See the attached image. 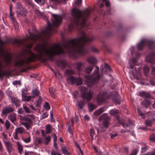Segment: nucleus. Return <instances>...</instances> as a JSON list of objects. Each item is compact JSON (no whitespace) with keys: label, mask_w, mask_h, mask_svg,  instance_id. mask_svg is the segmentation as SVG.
I'll return each mask as SVG.
<instances>
[{"label":"nucleus","mask_w":155,"mask_h":155,"mask_svg":"<svg viewBox=\"0 0 155 155\" xmlns=\"http://www.w3.org/2000/svg\"><path fill=\"white\" fill-rule=\"evenodd\" d=\"M22 120L23 122L21 123V124L24 125L27 130L29 129L31 125L32 124L31 120L27 117H23Z\"/></svg>","instance_id":"9d476101"},{"label":"nucleus","mask_w":155,"mask_h":155,"mask_svg":"<svg viewBox=\"0 0 155 155\" xmlns=\"http://www.w3.org/2000/svg\"><path fill=\"white\" fill-rule=\"evenodd\" d=\"M66 73L67 75H70L73 74L74 73V72L71 70L69 69L66 71Z\"/></svg>","instance_id":"a19ab883"},{"label":"nucleus","mask_w":155,"mask_h":155,"mask_svg":"<svg viewBox=\"0 0 155 155\" xmlns=\"http://www.w3.org/2000/svg\"><path fill=\"white\" fill-rule=\"evenodd\" d=\"M18 112L19 114H22L23 112V110L22 108L18 109Z\"/></svg>","instance_id":"774afa93"},{"label":"nucleus","mask_w":155,"mask_h":155,"mask_svg":"<svg viewBox=\"0 0 155 155\" xmlns=\"http://www.w3.org/2000/svg\"><path fill=\"white\" fill-rule=\"evenodd\" d=\"M94 39L92 35H87L82 32L80 38L68 40L62 44H55L48 47L47 42L44 41L42 43L37 45L35 50L37 54L33 53L30 50L25 49L19 55V58L16 60L15 65L21 68L34 61L36 59H42L44 62L47 59H42V57L46 56L48 58L52 60L55 55L68 53L72 55L76 54L83 55L87 52L84 47L85 44L92 41Z\"/></svg>","instance_id":"f257e3e1"},{"label":"nucleus","mask_w":155,"mask_h":155,"mask_svg":"<svg viewBox=\"0 0 155 155\" xmlns=\"http://www.w3.org/2000/svg\"><path fill=\"white\" fill-rule=\"evenodd\" d=\"M39 93V91L36 89L32 91V97L34 98L35 96H38Z\"/></svg>","instance_id":"f704fd0d"},{"label":"nucleus","mask_w":155,"mask_h":155,"mask_svg":"<svg viewBox=\"0 0 155 155\" xmlns=\"http://www.w3.org/2000/svg\"><path fill=\"white\" fill-rule=\"evenodd\" d=\"M48 116V114L46 113H43L41 115V118L42 119H44L47 117Z\"/></svg>","instance_id":"13d9d810"},{"label":"nucleus","mask_w":155,"mask_h":155,"mask_svg":"<svg viewBox=\"0 0 155 155\" xmlns=\"http://www.w3.org/2000/svg\"><path fill=\"white\" fill-rule=\"evenodd\" d=\"M5 125L7 129L8 130L10 126V123L8 120H6Z\"/></svg>","instance_id":"09e8293b"},{"label":"nucleus","mask_w":155,"mask_h":155,"mask_svg":"<svg viewBox=\"0 0 155 155\" xmlns=\"http://www.w3.org/2000/svg\"><path fill=\"white\" fill-rule=\"evenodd\" d=\"M23 41L21 39H15L14 42L18 45H21L22 44Z\"/></svg>","instance_id":"4c0bfd02"},{"label":"nucleus","mask_w":155,"mask_h":155,"mask_svg":"<svg viewBox=\"0 0 155 155\" xmlns=\"http://www.w3.org/2000/svg\"><path fill=\"white\" fill-rule=\"evenodd\" d=\"M68 83L72 84H76L77 85H81L82 83V80L81 78H75L74 77H70L67 79Z\"/></svg>","instance_id":"0eeeda50"},{"label":"nucleus","mask_w":155,"mask_h":155,"mask_svg":"<svg viewBox=\"0 0 155 155\" xmlns=\"http://www.w3.org/2000/svg\"><path fill=\"white\" fill-rule=\"evenodd\" d=\"M145 123L147 126H151V121L150 120H146L145 121Z\"/></svg>","instance_id":"603ef678"},{"label":"nucleus","mask_w":155,"mask_h":155,"mask_svg":"<svg viewBox=\"0 0 155 155\" xmlns=\"http://www.w3.org/2000/svg\"><path fill=\"white\" fill-rule=\"evenodd\" d=\"M17 149L19 153L21 154L23 151V147L19 141H17L16 143Z\"/></svg>","instance_id":"aec40b11"},{"label":"nucleus","mask_w":155,"mask_h":155,"mask_svg":"<svg viewBox=\"0 0 155 155\" xmlns=\"http://www.w3.org/2000/svg\"><path fill=\"white\" fill-rule=\"evenodd\" d=\"M137 111L138 113L142 117H144V114H143V113H142V111L139 110V109H137Z\"/></svg>","instance_id":"680f3d73"},{"label":"nucleus","mask_w":155,"mask_h":155,"mask_svg":"<svg viewBox=\"0 0 155 155\" xmlns=\"http://www.w3.org/2000/svg\"><path fill=\"white\" fill-rule=\"evenodd\" d=\"M25 8L24 7L22 4L19 2H18L17 3V8H16V11H18V12L20 11V10H21L22 8Z\"/></svg>","instance_id":"72a5a7b5"},{"label":"nucleus","mask_w":155,"mask_h":155,"mask_svg":"<svg viewBox=\"0 0 155 155\" xmlns=\"http://www.w3.org/2000/svg\"><path fill=\"white\" fill-rule=\"evenodd\" d=\"M72 13L74 20L69 25L68 29L69 32L71 31L75 28L79 29L84 27L86 24V21L90 14V11L86 9L82 12L77 8H74Z\"/></svg>","instance_id":"f03ea898"},{"label":"nucleus","mask_w":155,"mask_h":155,"mask_svg":"<svg viewBox=\"0 0 155 155\" xmlns=\"http://www.w3.org/2000/svg\"><path fill=\"white\" fill-rule=\"evenodd\" d=\"M14 109L11 107H7L4 108L2 110V114L3 115H7L8 113L12 112Z\"/></svg>","instance_id":"2eb2a0df"},{"label":"nucleus","mask_w":155,"mask_h":155,"mask_svg":"<svg viewBox=\"0 0 155 155\" xmlns=\"http://www.w3.org/2000/svg\"><path fill=\"white\" fill-rule=\"evenodd\" d=\"M90 135L92 138H93V137L94 136V130L92 129H91L90 130Z\"/></svg>","instance_id":"bf43d9fd"},{"label":"nucleus","mask_w":155,"mask_h":155,"mask_svg":"<svg viewBox=\"0 0 155 155\" xmlns=\"http://www.w3.org/2000/svg\"><path fill=\"white\" fill-rule=\"evenodd\" d=\"M78 94V92L77 91H75L73 93V95L75 98H77Z\"/></svg>","instance_id":"5fc2aeb1"},{"label":"nucleus","mask_w":155,"mask_h":155,"mask_svg":"<svg viewBox=\"0 0 155 155\" xmlns=\"http://www.w3.org/2000/svg\"><path fill=\"white\" fill-rule=\"evenodd\" d=\"M110 117L107 115V114H102L99 118V120H103V125L104 127L107 128L108 127L110 124Z\"/></svg>","instance_id":"1a4fd4ad"},{"label":"nucleus","mask_w":155,"mask_h":155,"mask_svg":"<svg viewBox=\"0 0 155 155\" xmlns=\"http://www.w3.org/2000/svg\"><path fill=\"white\" fill-rule=\"evenodd\" d=\"M25 132V129L22 127H19L15 129V132L13 135L14 138L15 140H18V134H22Z\"/></svg>","instance_id":"f8f14e48"},{"label":"nucleus","mask_w":155,"mask_h":155,"mask_svg":"<svg viewBox=\"0 0 155 155\" xmlns=\"http://www.w3.org/2000/svg\"><path fill=\"white\" fill-rule=\"evenodd\" d=\"M129 64L130 65L129 68L132 69L134 65H138L137 64V60L134 58H132L131 61L129 62Z\"/></svg>","instance_id":"5701e85b"},{"label":"nucleus","mask_w":155,"mask_h":155,"mask_svg":"<svg viewBox=\"0 0 155 155\" xmlns=\"http://www.w3.org/2000/svg\"><path fill=\"white\" fill-rule=\"evenodd\" d=\"M4 142L6 146V150L10 154L14 150L12 145L11 142L8 141H5Z\"/></svg>","instance_id":"ddd939ff"},{"label":"nucleus","mask_w":155,"mask_h":155,"mask_svg":"<svg viewBox=\"0 0 155 155\" xmlns=\"http://www.w3.org/2000/svg\"><path fill=\"white\" fill-rule=\"evenodd\" d=\"M93 68L94 67L92 66H87L86 68V72L88 74L90 73L93 69Z\"/></svg>","instance_id":"7c9ffc66"},{"label":"nucleus","mask_w":155,"mask_h":155,"mask_svg":"<svg viewBox=\"0 0 155 155\" xmlns=\"http://www.w3.org/2000/svg\"><path fill=\"white\" fill-rule=\"evenodd\" d=\"M150 140L153 141H155V134H152L150 137Z\"/></svg>","instance_id":"8fccbe9b"},{"label":"nucleus","mask_w":155,"mask_h":155,"mask_svg":"<svg viewBox=\"0 0 155 155\" xmlns=\"http://www.w3.org/2000/svg\"><path fill=\"white\" fill-rule=\"evenodd\" d=\"M77 106L80 109H82L84 105V103L83 101H79L77 102Z\"/></svg>","instance_id":"c85d7f7f"},{"label":"nucleus","mask_w":155,"mask_h":155,"mask_svg":"<svg viewBox=\"0 0 155 155\" xmlns=\"http://www.w3.org/2000/svg\"><path fill=\"white\" fill-rule=\"evenodd\" d=\"M139 95L142 97L145 98H150V95L149 93L144 92H140Z\"/></svg>","instance_id":"cd10ccee"},{"label":"nucleus","mask_w":155,"mask_h":155,"mask_svg":"<svg viewBox=\"0 0 155 155\" xmlns=\"http://www.w3.org/2000/svg\"><path fill=\"white\" fill-rule=\"evenodd\" d=\"M53 25L55 26H58L61 23L62 20L61 16L54 14L51 18Z\"/></svg>","instance_id":"6e6552de"},{"label":"nucleus","mask_w":155,"mask_h":155,"mask_svg":"<svg viewBox=\"0 0 155 155\" xmlns=\"http://www.w3.org/2000/svg\"><path fill=\"white\" fill-rule=\"evenodd\" d=\"M154 44V42L143 39L141 40L139 43L137 45V47L139 50H142L144 48L145 45H147L149 48H151L152 46Z\"/></svg>","instance_id":"423d86ee"},{"label":"nucleus","mask_w":155,"mask_h":155,"mask_svg":"<svg viewBox=\"0 0 155 155\" xmlns=\"http://www.w3.org/2000/svg\"><path fill=\"white\" fill-rule=\"evenodd\" d=\"M141 103L142 105L147 107L150 105V102L149 100L145 99L144 101L142 102Z\"/></svg>","instance_id":"c756f323"},{"label":"nucleus","mask_w":155,"mask_h":155,"mask_svg":"<svg viewBox=\"0 0 155 155\" xmlns=\"http://www.w3.org/2000/svg\"><path fill=\"white\" fill-rule=\"evenodd\" d=\"M51 140V137L49 136H48L45 137V144H47Z\"/></svg>","instance_id":"de8ad7c7"},{"label":"nucleus","mask_w":155,"mask_h":155,"mask_svg":"<svg viewBox=\"0 0 155 155\" xmlns=\"http://www.w3.org/2000/svg\"><path fill=\"white\" fill-rule=\"evenodd\" d=\"M137 152L138 150L137 149H134L133 150L130 155H136Z\"/></svg>","instance_id":"6e6d98bb"},{"label":"nucleus","mask_w":155,"mask_h":155,"mask_svg":"<svg viewBox=\"0 0 155 155\" xmlns=\"http://www.w3.org/2000/svg\"><path fill=\"white\" fill-rule=\"evenodd\" d=\"M147 149V147H144L141 148V152L142 153L145 152L146 151Z\"/></svg>","instance_id":"0e129e2a"},{"label":"nucleus","mask_w":155,"mask_h":155,"mask_svg":"<svg viewBox=\"0 0 155 155\" xmlns=\"http://www.w3.org/2000/svg\"><path fill=\"white\" fill-rule=\"evenodd\" d=\"M23 101L28 102L29 101L32 97V96H27L26 95L22 96Z\"/></svg>","instance_id":"bb28decb"},{"label":"nucleus","mask_w":155,"mask_h":155,"mask_svg":"<svg viewBox=\"0 0 155 155\" xmlns=\"http://www.w3.org/2000/svg\"><path fill=\"white\" fill-rule=\"evenodd\" d=\"M99 71V67L96 66V69L94 70L92 76L90 75L86 76L87 79L86 82L88 86L92 87L99 80L100 76Z\"/></svg>","instance_id":"20e7f679"},{"label":"nucleus","mask_w":155,"mask_h":155,"mask_svg":"<svg viewBox=\"0 0 155 155\" xmlns=\"http://www.w3.org/2000/svg\"><path fill=\"white\" fill-rule=\"evenodd\" d=\"M62 153L68 155H70V153L68 150L65 147H63L62 149Z\"/></svg>","instance_id":"c9c22d12"},{"label":"nucleus","mask_w":155,"mask_h":155,"mask_svg":"<svg viewBox=\"0 0 155 155\" xmlns=\"http://www.w3.org/2000/svg\"><path fill=\"white\" fill-rule=\"evenodd\" d=\"M143 70L144 73L146 75H147V73L149 71V68L147 66H145L143 67Z\"/></svg>","instance_id":"79ce46f5"},{"label":"nucleus","mask_w":155,"mask_h":155,"mask_svg":"<svg viewBox=\"0 0 155 155\" xmlns=\"http://www.w3.org/2000/svg\"><path fill=\"white\" fill-rule=\"evenodd\" d=\"M112 100L113 102L116 104H120V95L117 93L115 96L112 97Z\"/></svg>","instance_id":"dca6fc26"},{"label":"nucleus","mask_w":155,"mask_h":155,"mask_svg":"<svg viewBox=\"0 0 155 155\" xmlns=\"http://www.w3.org/2000/svg\"><path fill=\"white\" fill-rule=\"evenodd\" d=\"M106 97V94L100 93L96 98L97 102L99 105L102 104L105 101Z\"/></svg>","instance_id":"9b49d317"},{"label":"nucleus","mask_w":155,"mask_h":155,"mask_svg":"<svg viewBox=\"0 0 155 155\" xmlns=\"http://www.w3.org/2000/svg\"><path fill=\"white\" fill-rule=\"evenodd\" d=\"M44 108L46 110H48L50 109V106L48 102H45V104L44 105Z\"/></svg>","instance_id":"ea45409f"},{"label":"nucleus","mask_w":155,"mask_h":155,"mask_svg":"<svg viewBox=\"0 0 155 155\" xmlns=\"http://www.w3.org/2000/svg\"><path fill=\"white\" fill-rule=\"evenodd\" d=\"M52 1H54L56 4H58L62 2V0H51Z\"/></svg>","instance_id":"e2e57ef3"},{"label":"nucleus","mask_w":155,"mask_h":155,"mask_svg":"<svg viewBox=\"0 0 155 155\" xmlns=\"http://www.w3.org/2000/svg\"><path fill=\"white\" fill-rule=\"evenodd\" d=\"M27 117L31 120L32 123H33V122L34 121L35 118V117L34 115L32 114L29 115L27 116Z\"/></svg>","instance_id":"37998d69"},{"label":"nucleus","mask_w":155,"mask_h":155,"mask_svg":"<svg viewBox=\"0 0 155 155\" xmlns=\"http://www.w3.org/2000/svg\"><path fill=\"white\" fill-rule=\"evenodd\" d=\"M8 119L10 120L12 123L16 120V114L14 113L10 114L8 117Z\"/></svg>","instance_id":"6ab92c4d"},{"label":"nucleus","mask_w":155,"mask_h":155,"mask_svg":"<svg viewBox=\"0 0 155 155\" xmlns=\"http://www.w3.org/2000/svg\"><path fill=\"white\" fill-rule=\"evenodd\" d=\"M51 155H61V154L58 152L54 151H53L51 152Z\"/></svg>","instance_id":"052dcab7"},{"label":"nucleus","mask_w":155,"mask_h":155,"mask_svg":"<svg viewBox=\"0 0 155 155\" xmlns=\"http://www.w3.org/2000/svg\"><path fill=\"white\" fill-rule=\"evenodd\" d=\"M106 109L107 108L106 107H101L94 112V114L97 116H98L105 111Z\"/></svg>","instance_id":"a211bd4d"},{"label":"nucleus","mask_w":155,"mask_h":155,"mask_svg":"<svg viewBox=\"0 0 155 155\" xmlns=\"http://www.w3.org/2000/svg\"><path fill=\"white\" fill-rule=\"evenodd\" d=\"M52 137L54 138V141L56 142L57 140V137L55 134H54L52 135Z\"/></svg>","instance_id":"69168bd1"},{"label":"nucleus","mask_w":155,"mask_h":155,"mask_svg":"<svg viewBox=\"0 0 155 155\" xmlns=\"http://www.w3.org/2000/svg\"><path fill=\"white\" fill-rule=\"evenodd\" d=\"M87 61L92 64H94L96 63L97 60L94 57H89L87 58Z\"/></svg>","instance_id":"4be33fe9"},{"label":"nucleus","mask_w":155,"mask_h":155,"mask_svg":"<svg viewBox=\"0 0 155 155\" xmlns=\"http://www.w3.org/2000/svg\"><path fill=\"white\" fill-rule=\"evenodd\" d=\"M45 133L46 134H49L51 132V127L49 124H48L46 126Z\"/></svg>","instance_id":"473e14b6"},{"label":"nucleus","mask_w":155,"mask_h":155,"mask_svg":"<svg viewBox=\"0 0 155 155\" xmlns=\"http://www.w3.org/2000/svg\"><path fill=\"white\" fill-rule=\"evenodd\" d=\"M16 12L18 15H21L22 16H25L26 15L27 11L26 9L24 8L20 10L18 12V11H16Z\"/></svg>","instance_id":"f3484780"},{"label":"nucleus","mask_w":155,"mask_h":155,"mask_svg":"<svg viewBox=\"0 0 155 155\" xmlns=\"http://www.w3.org/2000/svg\"><path fill=\"white\" fill-rule=\"evenodd\" d=\"M23 108L26 113H30L31 112L30 110L28 107H27L26 105H23Z\"/></svg>","instance_id":"c03bdc74"},{"label":"nucleus","mask_w":155,"mask_h":155,"mask_svg":"<svg viewBox=\"0 0 155 155\" xmlns=\"http://www.w3.org/2000/svg\"><path fill=\"white\" fill-rule=\"evenodd\" d=\"M29 36H27L25 38V41L31 40L33 41L41 39L44 36L45 38H48L51 35L55 32L54 31V27L50 23H48V27L45 29L38 35H34L29 31L28 30Z\"/></svg>","instance_id":"7ed1b4c3"},{"label":"nucleus","mask_w":155,"mask_h":155,"mask_svg":"<svg viewBox=\"0 0 155 155\" xmlns=\"http://www.w3.org/2000/svg\"><path fill=\"white\" fill-rule=\"evenodd\" d=\"M155 56V52H153L147 57V61L152 64H155V60L153 58Z\"/></svg>","instance_id":"4468645a"},{"label":"nucleus","mask_w":155,"mask_h":155,"mask_svg":"<svg viewBox=\"0 0 155 155\" xmlns=\"http://www.w3.org/2000/svg\"><path fill=\"white\" fill-rule=\"evenodd\" d=\"M36 142L38 144H41L42 143V139L41 138H38L36 140Z\"/></svg>","instance_id":"4d7b16f0"},{"label":"nucleus","mask_w":155,"mask_h":155,"mask_svg":"<svg viewBox=\"0 0 155 155\" xmlns=\"http://www.w3.org/2000/svg\"><path fill=\"white\" fill-rule=\"evenodd\" d=\"M85 63L83 62H80L76 63V69L78 71H81V68L83 66H84Z\"/></svg>","instance_id":"a878e982"},{"label":"nucleus","mask_w":155,"mask_h":155,"mask_svg":"<svg viewBox=\"0 0 155 155\" xmlns=\"http://www.w3.org/2000/svg\"><path fill=\"white\" fill-rule=\"evenodd\" d=\"M9 17L10 18L12 22L15 26V28H18V24L15 19L13 17V14H10Z\"/></svg>","instance_id":"412c9836"},{"label":"nucleus","mask_w":155,"mask_h":155,"mask_svg":"<svg viewBox=\"0 0 155 155\" xmlns=\"http://www.w3.org/2000/svg\"><path fill=\"white\" fill-rule=\"evenodd\" d=\"M11 101L12 103L14 104L15 105L18 104L19 102V100L17 97H11Z\"/></svg>","instance_id":"2f4dec72"},{"label":"nucleus","mask_w":155,"mask_h":155,"mask_svg":"<svg viewBox=\"0 0 155 155\" xmlns=\"http://www.w3.org/2000/svg\"><path fill=\"white\" fill-rule=\"evenodd\" d=\"M22 140L25 143H29L31 141V137L29 136L28 138H27L25 139H23L22 138Z\"/></svg>","instance_id":"a18cd8bd"},{"label":"nucleus","mask_w":155,"mask_h":155,"mask_svg":"<svg viewBox=\"0 0 155 155\" xmlns=\"http://www.w3.org/2000/svg\"><path fill=\"white\" fill-rule=\"evenodd\" d=\"M35 13L38 16L40 17L42 15V13L41 12L38 10H36L35 12Z\"/></svg>","instance_id":"3c124183"},{"label":"nucleus","mask_w":155,"mask_h":155,"mask_svg":"<svg viewBox=\"0 0 155 155\" xmlns=\"http://www.w3.org/2000/svg\"><path fill=\"white\" fill-rule=\"evenodd\" d=\"M35 1L37 3H38L41 5H44L43 4H42L41 3V0H35Z\"/></svg>","instance_id":"338daca9"},{"label":"nucleus","mask_w":155,"mask_h":155,"mask_svg":"<svg viewBox=\"0 0 155 155\" xmlns=\"http://www.w3.org/2000/svg\"><path fill=\"white\" fill-rule=\"evenodd\" d=\"M89 110L90 112H92L94 110L97 108V106L91 103H90L88 104V105Z\"/></svg>","instance_id":"393cba45"},{"label":"nucleus","mask_w":155,"mask_h":155,"mask_svg":"<svg viewBox=\"0 0 155 155\" xmlns=\"http://www.w3.org/2000/svg\"><path fill=\"white\" fill-rule=\"evenodd\" d=\"M118 113V111L117 110L112 109L110 112V114L112 115H117Z\"/></svg>","instance_id":"e433bc0d"},{"label":"nucleus","mask_w":155,"mask_h":155,"mask_svg":"<svg viewBox=\"0 0 155 155\" xmlns=\"http://www.w3.org/2000/svg\"><path fill=\"white\" fill-rule=\"evenodd\" d=\"M79 90L81 92V96L83 99H86L88 102L90 101L92 99L93 92L90 90L88 91V89L84 86L80 87Z\"/></svg>","instance_id":"39448f33"},{"label":"nucleus","mask_w":155,"mask_h":155,"mask_svg":"<svg viewBox=\"0 0 155 155\" xmlns=\"http://www.w3.org/2000/svg\"><path fill=\"white\" fill-rule=\"evenodd\" d=\"M111 68L110 66L107 64H105L104 67L103 69H101V71L103 73L106 72L110 71Z\"/></svg>","instance_id":"b1692460"},{"label":"nucleus","mask_w":155,"mask_h":155,"mask_svg":"<svg viewBox=\"0 0 155 155\" xmlns=\"http://www.w3.org/2000/svg\"><path fill=\"white\" fill-rule=\"evenodd\" d=\"M131 124V123L130 121L129 120H128L127 122L123 123L122 125L124 128H126L129 126Z\"/></svg>","instance_id":"58836bf2"},{"label":"nucleus","mask_w":155,"mask_h":155,"mask_svg":"<svg viewBox=\"0 0 155 155\" xmlns=\"http://www.w3.org/2000/svg\"><path fill=\"white\" fill-rule=\"evenodd\" d=\"M28 91V89L26 87H25L24 88L22 91V94L21 95L23 96L25 95H26L27 94V92Z\"/></svg>","instance_id":"49530a36"},{"label":"nucleus","mask_w":155,"mask_h":155,"mask_svg":"<svg viewBox=\"0 0 155 155\" xmlns=\"http://www.w3.org/2000/svg\"><path fill=\"white\" fill-rule=\"evenodd\" d=\"M41 97H39L38 100L37 101L36 106H39V105L41 104Z\"/></svg>","instance_id":"864d4df0"}]
</instances>
